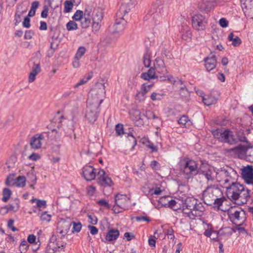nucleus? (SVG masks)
Returning <instances> with one entry per match:
<instances>
[{"instance_id": "79ce46f5", "label": "nucleus", "mask_w": 253, "mask_h": 253, "mask_svg": "<svg viewBox=\"0 0 253 253\" xmlns=\"http://www.w3.org/2000/svg\"><path fill=\"white\" fill-rule=\"evenodd\" d=\"M32 203L35 202L37 204V207L39 208H44L46 206V202L44 200H39L36 198H33L31 200Z\"/></svg>"}, {"instance_id": "39448f33", "label": "nucleus", "mask_w": 253, "mask_h": 253, "mask_svg": "<svg viewBox=\"0 0 253 253\" xmlns=\"http://www.w3.org/2000/svg\"><path fill=\"white\" fill-rule=\"evenodd\" d=\"M222 195L221 189L216 185L208 186L203 192V200L208 206H212L213 201Z\"/></svg>"}, {"instance_id": "3c124183", "label": "nucleus", "mask_w": 253, "mask_h": 253, "mask_svg": "<svg viewBox=\"0 0 253 253\" xmlns=\"http://www.w3.org/2000/svg\"><path fill=\"white\" fill-rule=\"evenodd\" d=\"M86 49L84 46H80L77 50L75 54L76 58H81L86 52Z\"/></svg>"}, {"instance_id": "0eeeda50", "label": "nucleus", "mask_w": 253, "mask_h": 253, "mask_svg": "<svg viewBox=\"0 0 253 253\" xmlns=\"http://www.w3.org/2000/svg\"><path fill=\"white\" fill-rule=\"evenodd\" d=\"M115 205L112 210L115 213H119L129 209L130 199L125 194H117L115 196Z\"/></svg>"}, {"instance_id": "4c0bfd02", "label": "nucleus", "mask_w": 253, "mask_h": 253, "mask_svg": "<svg viewBox=\"0 0 253 253\" xmlns=\"http://www.w3.org/2000/svg\"><path fill=\"white\" fill-rule=\"evenodd\" d=\"M179 94L182 98L188 100L190 95V92L185 85L179 87Z\"/></svg>"}, {"instance_id": "2f4dec72", "label": "nucleus", "mask_w": 253, "mask_h": 253, "mask_svg": "<svg viewBox=\"0 0 253 253\" xmlns=\"http://www.w3.org/2000/svg\"><path fill=\"white\" fill-rule=\"evenodd\" d=\"M234 37V35L233 33H230L228 37V41L232 42V45L233 46L237 47L239 46L242 43L241 39L238 36H236L235 38Z\"/></svg>"}, {"instance_id": "69168bd1", "label": "nucleus", "mask_w": 253, "mask_h": 253, "mask_svg": "<svg viewBox=\"0 0 253 253\" xmlns=\"http://www.w3.org/2000/svg\"><path fill=\"white\" fill-rule=\"evenodd\" d=\"M14 221L12 219H10L8 220L7 223V227L8 228L11 229V230L13 232L17 231L18 229L13 226Z\"/></svg>"}, {"instance_id": "e2e57ef3", "label": "nucleus", "mask_w": 253, "mask_h": 253, "mask_svg": "<svg viewBox=\"0 0 253 253\" xmlns=\"http://www.w3.org/2000/svg\"><path fill=\"white\" fill-rule=\"evenodd\" d=\"M150 165L152 169L154 170H159L161 168L160 164L155 160L152 161Z\"/></svg>"}, {"instance_id": "1a4fd4ad", "label": "nucleus", "mask_w": 253, "mask_h": 253, "mask_svg": "<svg viewBox=\"0 0 253 253\" xmlns=\"http://www.w3.org/2000/svg\"><path fill=\"white\" fill-rule=\"evenodd\" d=\"M207 24V19L202 14H195L192 18V27L198 31H204L206 28Z\"/></svg>"}, {"instance_id": "4d7b16f0", "label": "nucleus", "mask_w": 253, "mask_h": 253, "mask_svg": "<svg viewBox=\"0 0 253 253\" xmlns=\"http://www.w3.org/2000/svg\"><path fill=\"white\" fill-rule=\"evenodd\" d=\"M40 218L42 221L48 222L51 220V215L48 214L47 211H44L42 213Z\"/></svg>"}, {"instance_id": "6ab92c4d", "label": "nucleus", "mask_w": 253, "mask_h": 253, "mask_svg": "<svg viewBox=\"0 0 253 253\" xmlns=\"http://www.w3.org/2000/svg\"><path fill=\"white\" fill-rule=\"evenodd\" d=\"M149 112H150L149 110L146 111L145 114L141 113L136 120L135 125L138 127L148 125L149 124L148 120L151 119V117L148 116Z\"/></svg>"}, {"instance_id": "aec40b11", "label": "nucleus", "mask_w": 253, "mask_h": 253, "mask_svg": "<svg viewBox=\"0 0 253 253\" xmlns=\"http://www.w3.org/2000/svg\"><path fill=\"white\" fill-rule=\"evenodd\" d=\"M215 0L210 1L208 0H203L198 4V8L201 11H210L213 8Z\"/></svg>"}, {"instance_id": "7ed1b4c3", "label": "nucleus", "mask_w": 253, "mask_h": 253, "mask_svg": "<svg viewBox=\"0 0 253 253\" xmlns=\"http://www.w3.org/2000/svg\"><path fill=\"white\" fill-rule=\"evenodd\" d=\"M230 221L237 226L242 225L246 220L245 211L241 208L231 207L227 211Z\"/></svg>"}, {"instance_id": "c03bdc74", "label": "nucleus", "mask_w": 253, "mask_h": 253, "mask_svg": "<svg viewBox=\"0 0 253 253\" xmlns=\"http://www.w3.org/2000/svg\"><path fill=\"white\" fill-rule=\"evenodd\" d=\"M101 21H97L95 20H92V32L94 33H97L99 31L101 28Z\"/></svg>"}, {"instance_id": "412c9836", "label": "nucleus", "mask_w": 253, "mask_h": 253, "mask_svg": "<svg viewBox=\"0 0 253 253\" xmlns=\"http://www.w3.org/2000/svg\"><path fill=\"white\" fill-rule=\"evenodd\" d=\"M234 170L231 168H229L228 169H226L224 168H221L220 169H218L216 172V177L217 179H218L219 177L220 176L224 175L225 177H230V174L231 172H233ZM229 182V180L226 178L224 180V186H226V184Z\"/></svg>"}, {"instance_id": "f8f14e48", "label": "nucleus", "mask_w": 253, "mask_h": 253, "mask_svg": "<svg viewBox=\"0 0 253 253\" xmlns=\"http://www.w3.org/2000/svg\"><path fill=\"white\" fill-rule=\"evenodd\" d=\"M242 176L248 184L253 185V167L248 166L242 169Z\"/></svg>"}, {"instance_id": "c85d7f7f", "label": "nucleus", "mask_w": 253, "mask_h": 253, "mask_svg": "<svg viewBox=\"0 0 253 253\" xmlns=\"http://www.w3.org/2000/svg\"><path fill=\"white\" fill-rule=\"evenodd\" d=\"M178 123L185 128H189L193 125L191 120L186 115H182L178 120Z\"/></svg>"}, {"instance_id": "b1692460", "label": "nucleus", "mask_w": 253, "mask_h": 253, "mask_svg": "<svg viewBox=\"0 0 253 253\" xmlns=\"http://www.w3.org/2000/svg\"><path fill=\"white\" fill-rule=\"evenodd\" d=\"M129 11L130 8L128 4L123 3L120 6L119 10L116 13V16L119 19H124V17L126 14L128 13Z\"/></svg>"}, {"instance_id": "423d86ee", "label": "nucleus", "mask_w": 253, "mask_h": 253, "mask_svg": "<svg viewBox=\"0 0 253 253\" xmlns=\"http://www.w3.org/2000/svg\"><path fill=\"white\" fill-rule=\"evenodd\" d=\"M181 165V169L185 177L189 179L196 175L200 172L196 161L188 158H184Z\"/></svg>"}, {"instance_id": "473e14b6", "label": "nucleus", "mask_w": 253, "mask_h": 253, "mask_svg": "<svg viewBox=\"0 0 253 253\" xmlns=\"http://www.w3.org/2000/svg\"><path fill=\"white\" fill-rule=\"evenodd\" d=\"M170 199L169 196H164L162 197L159 199L158 201V205L156 206V208L157 209H160L162 207H166L168 208V206L169 205V202Z\"/></svg>"}, {"instance_id": "de8ad7c7", "label": "nucleus", "mask_w": 253, "mask_h": 253, "mask_svg": "<svg viewBox=\"0 0 253 253\" xmlns=\"http://www.w3.org/2000/svg\"><path fill=\"white\" fill-rule=\"evenodd\" d=\"M84 12L82 10H77L73 16L72 17V18L73 20L75 21H81L83 18L84 17Z\"/></svg>"}, {"instance_id": "bb28decb", "label": "nucleus", "mask_w": 253, "mask_h": 253, "mask_svg": "<svg viewBox=\"0 0 253 253\" xmlns=\"http://www.w3.org/2000/svg\"><path fill=\"white\" fill-rule=\"evenodd\" d=\"M103 17V10L101 8L98 7L94 10L92 13V20L102 22Z\"/></svg>"}, {"instance_id": "9b49d317", "label": "nucleus", "mask_w": 253, "mask_h": 253, "mask_svg": "<svg viewBox=\"0 0 253 253\" xmlns=\"http://www.w3.org/2000/svg\"><path fill=\"white\" fill-rule=\"evenodd\" d=\"M243 12L247 18H253V0H240Z\"/></svg>"}, {"instance_id": "ea45409f", "label": "nucleus", "mask_w": 253, "mask_h": 253, "mask_svg": "<svg viewBox=\"0 0 253 253\" xmlns=\"http://www.w3.org/2000/svg\"><path fill=\"white\" fill-rule=\"evenodd\" d=\"M12 195L11 191L7 188H5L2 191V201L4 202H7Z\"/></svg>"}, {"instance_id": "c756f323", "label": "nucleus", "mask_w": 253, "mask_h": 253, "mask_svg": "<svg viewBox=\"0 0 253 253\" xmlns=\"http://www.w3.org/2000/svg\"><path fill=\"white\" fill-rule=\"evenodd\" d=\"M72 225V222L70 221L66 220L65 219H61L57 224L56 229L66 230L69 231L70 228Z\"/></svg>"}, {"instance_id": "37998d69", "label": "nucleus", "mask_w": 253, "mask_h": 253, "mask_svg": "<svg viewBox=\"0 0 253 253\" xmlns=\"http://www.w3.org/2000/svg\"><path fill=\"white\" fill-rule=\"evenodd\" d=\"M246 160L253 163V145H248Z\"/></svg>"}, {"instance_id": "680f3d73", "label": "nucleus", "mask_w": 253, "mask_h": 253, "mask_svg": "<svg viewBox=\"0 0 253 253\" xmlns=\"http://www.w3.org/2000/svg\"><path fill=\"white\" fill-rule=\"evenodd\" d=\"M19 248L21 253L22 252H26L29 248V245L27 241L25 240L22 241L20 245Z\"/></svg>"}, {"instance_id": "dca6fc26", "label": "nucleus", "mask_w": 253, "mask_h": 253, "mask_svg": "<svg viewBox=\"0 0 253 253\" xmlns=\"http://www.w3.org/2000/svg\"><path fill=\"white\" fill-rule=\"evenodd\" d=\"M155 70L162 74H165L168 73L164 60L160 57H157L154 62Z\"/></svg>"}, {"instance_id": "a18cd8bd", "label": "nucleus", "mask_w": 253, "mask_h": 253, "mask_svg": "<svg viewBox=\"0 0 253 253\" xmlns=\"http://www.w3.org/2000/svg\"><path fill=\"white\" fill-rule=\"evenodd\" d=\"M91 23V19L89 18L84 17L81 21V25L82 28L86 29L88 28Z\"/></svg>"}, {"instance_id": "ddd939ff", "label": "nucleus", "mask_w": 253, "mask_h": 253, "mask_svg": "<svg viewBox=\"0 0 253 253\" xmlns=\"http://www.w3.org/2000/svg\"><path fill=\"white\" fill-rule=\"evenodd\" d=\"M82 174L86 180L90 181L95 179L96 172L94 167L86 165L83 168Z\"/></svg>"}, {"instance_id": "603ef678", "label": "nucleus", "mask_w": 253, "mask_h": 253, "mask_svg": "<svg viewBox=\"0 0 253 253\" xmlns=\"http://www.w3.org/2000/svg\"><path fill=\"white\" fill-rule=\"evenodd\" d=\"M113 27L115 29L114 31L115 33H120L123 31L125 29L124 24H122L120 22H116L114 25Z\"/></svg>"}, {"instance_id": "338daca9", "label": "nucleus", "mask_w": 253, "mask_h": 253, "mask_svg": "<svg viewBox=\"0 0 253 253\" xmlns=\"http://www.w3.org/2000/svg\"><path fill=\"white\" fill-rule=\"evenodd\" d=\"M34 35V32L32 30H27L25 32L24 35V39L25 40H30L32 38L33 35Z\"/></svg>"}, {"instance_id": "9d476101", "label": "nucleus", "mask_w": 253, "mask_h": 253, "mask_svg": "<svg viewBox=\"0 0 253 253\" xmlns=\"http://www.w3.org/2000/svg\"><path fill=\"white\" fill-rule=\"evenodd\" d=\"M29 64H32V71L29 74L28 81L33 83L36 79V76L40 73L41 69L40 61L38 58H34L29 62Z\"/></svg>"}, {"instance_id": "13d9d810", "label": "nucleus", "mask_w": 253, "mask_h": 253, "mask_svg": "<svg viewBox=\"0 0 253 253\" xmlns=\"http://www.w3.org/2000/svg\"><path fill=\"white\" fill-rule=\"evenodd\" d=\"M97 203L98 205L104 207L107 209H110L111 206L109 203L105 199H101L97 201Z\"/></svg>"}, {"instance_id": "a211bd4d", "label": "nucleus", "mask_w": 253, "mask_h": 253, "mask_svg": "<svg viewBox=\"0 0 253 253\" xmlns=\"http://www.w3.org/2000/svg\"><path fill=\"white\" fill-rule=\"evenodd\" d=\"M44 136L42 134H37L33 136L30 141V146L32 148L34 149H38L41 147L42 142L41 141L43 140Z\"/></svg>"}, {"instance_id": "f03ea898", "label": "nucleus", "mask_w": 253, "mask_h": 253, "mask_svg": "<svg viewBox=\"0 0 253 253\" xmlns=\"http://www.w3.org/2000/svg\"><path fill=\"white\" fill-rule=\"evenodd\" d=\"M227 198L239 205L246 204L250 198L251 191L238 182H232L225 186Z\"/></svg>"}, {"instance_id": "393cba45", "label": "nucleus", "mask_w": 253, "mask_h": 253, "mask_svg": "<svg viewBox=\"0 0 253 253\" xmlns=\"http://www.w3.org/2000/svg\"><path fill=\"white\" fill-rule=\"evenodd\" d=\"M140 77L144 80L158 79V76L156 75L155 70L153 67H150L147 72L142 73Z\"/></svg>"}, {"instance_id": "2eb2a0df", "label": "nucleus", "mask_w": 253, "mask_h": 253, "mask_svg": "<svg viewBox=\"0 0 253 253\" xmlns=\"http://www.w3.org/2000/svg\"><path fill=\"white\" fill-rule=\"evenodd\" d=\"M205 67L207 71L210 72L215 69L217 64L216 56L214 54H211L204 60Z\"/></svg>"}, {"instance_id": "49530a36", "label": "nucleus", "mask_w": 253, "mask_h": 253, "mask_svg": "<svg viewBox=\"0 0 253 253\" xmlns=\"http://www.w3.org/2000/svg\"><path fill=\"white\" fill-rule=\"evenodd\" d=\"M202 174L205 175L208 181H213L214 177L212 176V170L211 169H208L207 170H201Z\"/></svg>"}, {"instance_id": "052dcab7", "label": "nucleus", "mask_w": 253, "mask_h": 253, "mask_svg": "<svg viewBox=\"0 0 253 253\" xmlns=\"http://www.w3.org/2000/svg\"><path fill=\"white\" fill-rule=\"evenodd\" d=\"M115 130L116 133L118 135H121L124 134V126L123 125L120 124H118L116 126Z\"/></svg>"}, {"instance_id": "5701e85b", "label": "nucleus", "mask_w": 253, "mask_h": 253, "mask_svg": "<svg viewBox=\"0 0 253 253\" xmlns=\"http://www.w3.org/2000/svg\"><path fill=\"white\" fill-rule=\"evenodd\" d=\"M193 211H190L193 217L200 216L202 215L205 211V208L202 203L199 202L198 200L194 208Z\"/></svg>"}, {"instance_id": "4be33fe9", "label": "nucleus", "mask_w": 253, "mask_h": 253, "mask_svg": "<svg viewBox=\"0 0 253 253\" xmlns=\"http://www.w3.org/2000/svg\"><path fill=\"white\" fill-rule=\"evenodd\" d=\"M150 89L146 86V83L143 84L140 90L137 91L135 95V99L139 101H144L146 98V94Z\"/></svg>"}, {"instance_id": "864d4df0", "label": "nucleus", "mask_w": 253, "mask_h": 253, "mask_svg": "<svg viewBox=\"0 0 253 253\" xmlns=\"http://www.w3.org/2000/svg\"><path fill=\"white\" fill-rule=\"evenodd\" d=\"M72 223H73V225L72 232H79L81 231L82 227V225L81 222H75L73 221L72 222Z\"/></svg>"}, {"instance_id": "7c9ffc66", "label": "nucleus", "mask_w": 253, "mask_h": 253, "mask_svg": "<svg viewBox=\"0 0 253 253\" xmlns=\"http://www.w3.org/2000/svg\"><path fill=\"white\" fill-rule=\"evenodd\" d=\"M197 200L194 198H188L185 201L184 206L186 207L188 210H190V211H193L194 210V208L195 207Z\"/></svg>"}, {"instance_id": "f3484780", "label": "nucleus", "mask_w": 253, "mask_h": 253, "mask_svg": "<svg viewBox=\"0 0 253 253\" xmlns=\"http://www.w3.org/2000/svg\"><path fill=\"white\" fill-rule=\"evenodd\" d=\"M248 145L244 146L241 144L235 147L232 151L240 159H246Z\"/></svg>"}, {"instance_id": "e433bc0d", "label": "nucleus", "mask_w": 253, "mask_h": 253, "mask_svg": "<svg viewBox=\"0 0 253 253\" xmlns=\"http://www.w3.org/2000/svg\"><path fill=\"white\" fill-rule=\"evenodd\" d=\"M76 3H77V2L75 0H66L64 2V12L65 13L70 12L73 8V4L76 5Z\"/></svg>"}, {"instance_id": "5fc2aeb1", "label": "nucleus", "mask_w": 253, "mask_h": 253, "mask_svg": "<svg viewBox=\"0 0 253 253\" xmlns=\"http://www.w3.org/2000/svg\"><path fill=\"white\" fill-rule=\"evenodd\" d=\"M15 175L14 174H10L6 178L5 181V184L8 186H10L12 185H14L13 183H12V182L14 181V177Z\"/></svg>"}, {"instance_id": "0e129e2a", "label": "nucleus", "mask_w": 253, "mask_h": 253, "mask_svg": "<svg viewBox=\"0 0 253 253\" xmlns=\"http://www.w3.org/2000/svg\"><path fill=\"white\" fill-rule=\"evenodd\" d=\"M49 8L47 5H44L43 7V10L41 13V17L43 18H45L48 16Z\"/></svg>"}, {"instance_id": "bf43d9fd", "label": "nucleus", "mask_w": 253, "mask_h": 253, "mask_svg": "<svg viewBox=\"0 0 253 253\" xmlns=\"http://www.w3.org/2000/svg\"><path fill=\"white\" fill-rule=\"evenodd\" d=\"M19 8H17L16 12L15 14V25L19 23L21 21V16L22 14L25 12V11H20L18 10Z\"/></svg>"}, {"instance_id": "20e7f679", "label": "nucleus", "mask_w": 253, "mask_h": 253, "mask_svg": "<svg viewBox=\"0 0 253 253\" xmlns=\"http://www.w3.org/2000/svg\"><path fill=\"white\" fill-rule=\"evenodd\" d=\"M211 133L214 138L221 142L230 145L235 144L237 142L233 132L229 129L221 128L214 129L211 131Z\"/></svg>"}, {"instance_id": "cd10ccee", "label": "nucleus", "mask_w": 253, "mask_h": 253, "mask_svg": "<svg viewBox=\"0 0 253 253\" xmlns=\"http://www.w3.org/2000/svg\"><path fill=\"white\" fill-rule=\"evenodd\" d=\"M143 64L146 68L150 67L151 63V52L148 47L146 49L145 53L143 57Z\"/></svg>"}, {"instance_id": "a19ab883", "label": "nucleus", "mask_w": 253, "mask_h": 253, "mask_svg": "<svg viewBox=\"0 0 253 253\" xmlns=\"http://www.w3.org/2000/svg\"><path fill=\"white\" fill-rule=\"evenodd\" d=\"M141 112L137 109H132L129 111V115L131 119L134 121L135 124L136 120L138 119Z\"/></svg>"}, {"instance_id": "a878e982", "label": "nucleus", "mask_w": 253, "mask_h": 253, "mask_svg": "<svg viewBox=\"0 0 253 253\" xmlns=\"http://www.w3.org/2000/svg\"><path fill=\"white\" fill-rule=\"evenodd\" d=\"M120 235L119 231L118 229H109L106 235V240L108 241H112L116 240Z\"/></svg>"}, {"instance_id": "4468645a", "label": "nucleus", "mask_w": 253, "mask_h": 253, "mask_svg": "<svg viewBox=\"0 0 253 253\" xmlns=\"http://www.w3.org/2000/svg\"><path fill=\"white\" fill-rule=\"evenodd\" d=\"M98 183L101 186H111L112 180L103 169H100L98 172Z\"/></svg>"}, {"instance_id": "72a5a7b5", "label": "nucleus", "mask_w": 253, "mask_h": 253, "mask_svg": "<svg viewBox=\"0 0 253 253\" xmlns=\"http://www.w3.org/2000/svg\"><path fill=\"white\" fill-rule=\"evenodd\" d=\"M203 102L207 106H210L216 103L217 100L215 98L209 95L203 96Z\"/></svg>"}, {"instance_id": "8fccbe9b", "label": "nucleus", "mask_w": 253, "mask_h": 253, "mask_svg": "<svg viewBox=\"0 0 253 253\" xmlns=\"http://www.w3.org/2000/svg\"><path fill=\"white\" fill-rule=\"evenodd\" d=\"M66 28L68 31L75 30L78 29V25L75 21H70L66 24Z\"/></svg>"}, {"instance_id": "774afa93", "label": "nucleus", "mask_w": 253, "mask_h": 253, "mask_svg": "<svg viewBox=\"0 0 253 253\" xmlns=\"http://www.w3.org/2000/svg\"><path fill=\"white\" fill-rule=\"evenodd\" d=\"M87 216L89 219V222L92 225H95L97 223V218L95 215H92L90 214H88Z\"/></svg>"}, {"instance_id": "58836bf2", "label": "nucleus", "mask_w": 253, "mask_h": 253, "mask_svg": "<svg viewBox=\"0 0 253 253\" xmlns=\"http://www.w3.org/2000/svg\"><path fill=\"white\" fill-rule=\"evenodd\" d=\"M26 177L24 176H19L16 179V181L13 184L18 187H24L26 185Z\"/></svg>"}, {"instance_id": "6e6d98bb", "label": "nucleus", "mask_w": 253, "mask_h": 253, "mask_svg": "<svg viewBox=\"0 0 253 253\" xmlns=\"http://www.w3.org/2000/svg\"><path fill=\"white\" fill-rule=\"evenodd\" d=\"M168 205V208H169L174 211H176L179 209V207L176 205L177 202L176 201L171 199V197H170Z\"/></svg>"}, {"instance_id": "09e8293b", "label": "nucleus", "mask_w": 253, "mask_h": 253, "mask_svg": "<svg viewBox=\"0 0 253 253\" xmlns=\"http://www.w3.org/2000/svg\"><path fill=\"white\" fill-rule=\"evenodd\" d=\"M184 30H185V33H184V32L183 31V33L182 34V39L185 41H188V40L191 39L192 37V34L190 30L189 29L188 27L187 26Z\"/></svg>"}, {"instance_id": "f257e3e1", "label": "nucleus", "mask_w": 253, "mask_h": 253, "mask_svg": "<svg viewBox=\"0 0 253 253\" xmlns=\"http://www.w3.org/2000/svg\"><path fill=\"white\" fill-rule=\"evenodd\" d=\"M96 93L92 101L91 99L88 98L87 100V108L85 118L90 123H94L98 117V109L100 104L102 102L103 99L99 98L100 96H103L105 93V86L104 84H98L96 85L95 87L93 90Z\"/></svg>"}, {"instance_id": "6e6552de", "label": "nucleus", "mask_w": 253, "mask_h": 253, "mask_svg": "<svg viewBox=\"0 0 253 253\" xmlns=\"http://www.w3.org/2000/svg\"><path fill=\"white\" fill-rule=\"evenodd\" d=\"M164 7L162 6H157V4H153L151 9L145 18L154 25H157L161 23L163 19Z\"/></svg>"}, {"instance_id": "c9c22d12", "label": "nucleus", "mask_w": 253, "mask_h": 253, "mask_svg": "<svg viewBox=\"0 0 253 253\" xmlns=\"http://www.w3.org/2000/svg\"><path fill=\"white\" fill-rule=\"evenodd\" d=\"M226 200V198L222 195L220 197H217L213 201V207L216 208L217 209L219 210L220 207L222 205L223 203Z\"/></svg>"}, {"instance_id": "f704fd0d", "label": "nucleus", "mask_w": 253, "mask_h": 253, "mask_svg": "<svg viewBox=\"0 0 253 253\" xmlns=\"http://www.w3.org/2000/svg\"><path fill=\"white\" fill-rule=\"evenodd\" d=\"M92 77V73H89L87 74H86L84 77L80 80V81L77 83L75 85V88H78L80 85L84 84L86 83H87L89 80H90Z\"/></svg>"}]
</instances>
